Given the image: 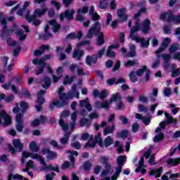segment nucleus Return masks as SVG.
Instances as JSON below:
<instances>
[{
  "instance_id": "1",
  "label": "nucleus",
  "mask_w": 180,
  "mask_h": 180,
  "mask_svg": "<svg viewBox=\"0 0 180 180\" xmlns=\"http://www.w3.org/2000/svg\"><path fill=\"white\" fill-rule=\"evenodd\" d=\"M112 102H118L116 104L117 110H122L124 108V104L122 101V94L120 92H117L115 94H112L110 101L105 100L103 102L97 101L95 102V108L96 109H109L110 108V103Z\"/></svg>"
},
{
  "instance_id": "2",
  "label": "nucleus",
  "mask_w": 180,
  "mask_h": 180,
  "mask_svg": "<svg viewBox=\"0 0 180 180\" xmlns=\"http://www.w3.org/2000/svg\"><path fill=\"white\" fill-rule=\"evenodd\" d=\"M94 36L97 37L96 41V46L101 47V46L105 44V34L102 32V27H101V22L99 21L94 22L93 26L90 27L86 37L87 39H92Z\"/></svg>"
},
{
  "instance_id": "3",
  "label": "nucleus",
  "mask_w": 180,
  "mask_h": 180,
  "mask_svg": "<svg viewBox=\"0 0 180 180\" xmlns=\"http://www.w3.org/2000/svg\"><path fill=\"white\" fill-rule=\"evenodd\" d=\"M160 20L162 22H167L171 23L174 22L176 25H180V14L178 15H174V13L171 11L162 13L159 16Z\"/></svg>"
},
{
  "instance_id": "4",
  "label": "nucleus",
  "mask_w": 180,
  "mask_h": 180,
  "mask_svg": "<svg viewBox=\"0 0 180 180\" xmlns=\"http://www.w3.org/2000/svg\"><path fill=\"white\" fill-rule=\"evenodd\" d=\"M47 11V7H45L44 8H36L34 11L33 15H30V10H27V14L25 15V18L28 23H32V21L33 20L36 19L37 18H41V16H43V15H44Z\"/></svg>"
},
{
  "instance_id": "5",
  "label": "nucleus",
  "mask_w": 180,
  "mask_h": 180,
  "mask_svg": "<svg viewBox=\"0 0 180 180\" xmlns=\"http://www.w3.org/2000/svg\"><path fill=\"white\" fill-rule=\"evenodd\" d=\"M105 48H103L100 51H98V54H93L91 56L89 55H87L86 57V65H89V67H91L92 64H96L98 63V58H102L103 57V55L105 54Z\"/></svg>"
},
{
  "instance_id": "6",
  "label": "nucleus",
  "mask_w": 180,
  "mask_h": 180,
  "mask_svg": "<svg viewBox=\"0 0 180 180\" xmlns=\"http://www.w3.org/2000/svg\"><path fill=\"white\" fill-rule=\"evenodd\" d=\"M13 146L12 145L8 146V150L13 155L17 154L18 151V153H22L23 150V143H22L20 139H14L13 140Z\"/></svg>"
},
{
  "instance_id": "7",
  "label": "nucleus",
  "mask_w": 180,
  "mask_h": 180,
  "mask_svg": "<svg viewBox=\"0 0 180 180\" xmlns=\"http://www.w3.org/2000/svg\"><path fill=\"white\" fill-rule=\"evenodd\" d=\"M2 27V37L1 39H4V37L6 36V37H9V36L13 34V32L18 29V25H14L11 28L8 29V23L6 22V19H3L1 20Z\"/></svg>"
},
{
  "instance_id": "8",
  "label": "nucleus",
  "mask_w": 180,
  "mask_h": 180,
  "mask_svg": "<svg viewBox=\"0 0 180 180\" xmlns=\"http://www.w3.org/2000/svg\"><path fill=\"white\" fill-rule=\"evenodd\" d=\"M134 26L141 29V32L143 34H148L150 32V26H151V21L150 19L146 18L142 22L141 25H140V22L136 21Z\"/></svg>"
},
{
  "instance_id": "9",
  "label": "nucleus",
  "mask_w": 180,
  "mask_h": 180,
  "mask_svg": "<svg viewBox=\"0 0 180 180\" xmlns=\"http://www.w3.org/2000/svg\"><path fill=\"white\" fill-rule=\"evenodd\" d=\"M0 124L3 126V127H8V126H11L12 124V117L5 110H2L0 111Z\"/></svg>"
},
{
  "instance_id": "10",
  "label": "nucleus",
  "mask_w": 180,
  "mask_h": 180,
  "mask_svg": "<svg viewBox=\"0 0 180 180\" xmlns=\"http://www.w3.org/2000/svg\"><path fill=\"white\" fill-rule=\"evenodd\" d=\"M100 162L105 165V169L101 172L102 176H106L112 171V165L109 163V158L102 155L100 157Z\"/></svg>"
},
{
  "instance_id": "11",
  "label": "nucleus",
  "mask_w": 180,
  "mask_h": 180,
  "mask_svg": "<svg viewBox=\"0 0 180 180\" xmlns=\"http://www.w3.org/2000/svg\"><path fill=\"white\" fill-rule=\"evenodd\" d=\"M145 72V81L148 82L150 81V75H151V70L147 68V65H142L141 68L138 69L135 74L137 77H143Z\"/></svg>"
},
{
  "instance_id": "12",
  "label": "nucleus",
  "mask_w": 180,
  "mask_h": 180,
  "mask_svg": "<svg viewBox=\"0 0 180 180\" xmlns=\"http://www.w3.org/2000/svg\"><path fill=\"white\" fill-rule=\"evenodd\" d=\"M74 13H75V10L67 9L64 11V13H60V20H64V19H67L68 22H71V20H74Z\"/></svg>"
},
{
  "instance_id": "13",
  "label": "nucleus",
  "mask_w": 180,
  "mask_h": 180,
  "mask_svg": "<svg viewBox=\"0 0 180 180\" xmlns=\"http://www.w3.org/2000/svg\"><path fill=\"white\" fill-rule=\"evenodd\" d=\"M15 129L17 131H19V133H22L23 131V127L25 122L23 121V114H17L15 117Z\"/></svg>"
},
{
  "instance_id": "14",
  "label": "nucleus",
  "mask_w": 180,
  "mask_h": 180,
  "mask_svg": "<svg viewBox=\"0 0 180 180\" xmlns=\"http://www.w3.org/2000/svg\"><path fill=\"white\" fill-rule=\"evenodd\" d=\"M132 40L136 41V43H140L142 49H148V46H150V38H148L146 40V38L144 37H132Z\"/></svg>"
},
{
  "instance_id": "15",
  "label": "nucleus",
  "mask_w": 180,
  "mask_h": 180,
  "mask_svg": "<svg viewBox=\"0 0 180 180\" xmlns=\"http://www.w3.org/2000/svg\"><path fill=\"white\" fill-rule=\"evenodd\" d=\"M126 8H120L117 11V15L120 22H126L129 19V15L126 14L127 12Z\"/></svg>"
},
{
  "instance_id": "16",
  "label": "nucleus",
  "mask_w": 180,
  "mask_h": 180,
  "mask_svg": "<svg viewBox=\"0 0 180 180\" xmlns=\"http://www.w3.org/2000/svg\"><path fill=\"white\" fill-rule=\"evenodd\" d=\"M42 154H44V155L47 154L46 158L51 161H53V160H56V158H57V153L50 150V148H45L42 149Z\"/></svg>"
},
{
  "instance_id": "17",
  "label": "nucleus",
  "mask_w": 180,
  "mask_h": 180,
  "mask_svg": "<svg viewBox=\"0 0 180 180\" xmlns=\"http://www.w3.org/2000/svg\"><path fill=\"white\" fill-rule=\"evenodd\" d=\"M112 49H119V44L115 43L114 45H110L106 52L107 57L110 58H115L116 57V52L112 51Z\"/></svg>"
},
{
  "instance_id": "18",
  "label": "nucleus",
  "mask_w": 180,
  "mask_h": 180,
  "mask_svg": "<svg viewBox=\"0 0 180 180\" xmlns=\"http://www.w3.org/2000/svg\"><path fill=\"white\" fill-rule=\"evenodd\" d=\"M37 103L38 105H35V109H37V112H41L43 110V105L46 103V98L43 96H37Z\"/></svg>"
},
{
  "instance_id": "19",
  "label": "nucleus",
  "mask_w": 180,
  "mask_h": 180,
  "mask_svg": "<svg viewBox=\"0 0 180 180\" xmlns=\"http://www.w3.org/2000/svg\"><path fill=\"white\" fill-rule=\"evenodd\" d=\"M101 137L99 135H97L94 138V141L91 143L89 141H88L85 145H84V148H94V147L96 146V143L99 141V140H101Z\"/></svg>"
},
{
  "instance_id": "20",
  "label": "nucleus",
  "mask_w": 180,
  "mask_h": 180,
  "mask_svg": "<svg viewBox=\"0 0 180 180\" xmlns=\"http://www.w3.org/2000/svg\"><path fill=\"white\" fill-rule=\"evenodd\" d=\"M49 25L53 26V33H57L60 29H61V25L58 24L56 20H51L49 21Z\"/></svg>"
},
{
  "instance_id": "21",
  "label": "nucleus",
  "mask_w": 180,
  "mask_h": 180,
  "mask_svg": "<svg viewBox=\"0 0 180 180\" xmlns=\"http://www.w3.org/2000/svg\"><path fill=\"white\" fill-rule=\"evenodd\" d=\"M41 82H43L42 88L49 89L51 85V79L49 76H45L43 77Z\"/></svg>"
},
{
  "instance_id": "22",
  "label": "nucleus",
  "mask_w": 180,
  "mask_h": 180,
  "mask_svg": "<svg viewBox=\"0 0 180 180\" xmlns=\"http://www.w3.org/2000/svg\"><path fill=\"white\" fill-rule=\"evenodd\" d=\"M59 99L61 101V102L60 101V103L62 105V108L63 106H67V105H68V95L67 93L60 94L59 95Z\"/></svg>"
},
{
  "instance_id": "23",
  "label": "nucleus",
  "mask_w": 180,
  "mask_h": 180,
  "mask_svg": "<svg viewBox=\"0 0 180 180\" xmlns=\"http://www.w3.org/2000/svg\"><path fill=\"white\" fill-rule=\"evenodd\" d=\"M70 136H71V131H67L65 133L64 136L60 139V143L63 146H67L70 141Z\"/></svg>"
},
{
  "instance_id": "24",
  "label": "nucleus",
  "mask_w": 180,
  "mask_h": 180,
  "mask_svg": "<svg viewBox=\"0 0 180 180\" xmlns=\"http://www.w3.org/2000/svg\"><path fill=\"white\" fill-rule=\"evenodd\" d=\"M117 139H123L124 140L129 136V131L127 129H122L121 131H118L115 134Z\"/></svg>"
},
{
  "instance_id": "25",
  "label": "nucleus",
  "mask_w": 180,
  "mask_h": 180,
  "mask_svg": "<svg viewBox=\"0 0 180 180\" xmlns=\"http://www.w3.org/2000/svg\"><path fill=\"white\" fill-rule=\"evenodd\" d=\"M166 164H167V165H172L173 167H176L180 164V158H177L175 159L170 158L166 161Z\"/></svg>"
},
{
  "instance_id": "26",
  "label": "nucleus",
  "mask_w": 180,
  "mask_h": 180,
  "mask_svg": "<svg viewBox=\"0 0 180 180\" xmlns=\"http://www.w3.org/2000/svg\"><path fill=\"white\" fill-rule=\"evenodd\" d=\"M126 162V155H120L117 158V164L118 165L117 168H123L124 162Z\"/></svg>"
},
{
  "instance_id": "27",
  "label": "nucleus",
  "mask_w": 180,
  "mask_h": 180,
  "mask_svg": "<svg viewBox=\"0 0 180 180\" xmlns=\"http://www.w3.org/2000/svg\"><path fill=\"white\" fill-rule=\"evenodd\" d=\"M49 106L51 112H53V110H54L55 106H56V108H63V105L60 103V101L58 100L51 101L49 103Z\"/></svg>"
},
{
  "instance_id": "28",
  "label": "nucleus",
  "mask_w": 180,
  "mask_h": 180,
  "mask_svg": "<svg viewBox=\"0 0 180 180\" xmlns=\"http://www.w3.org/2000/svg\"><path fill=\"white\" fill-rule=\"evenodd\" d=\"M84 51L81 50H78V49H76L73 52V58H77V61H79V60H81V58L84 56Z\"/></svg>"
},
{
  "instance_id": "29",
  "label": "nucleus",
  "mask_w": 180,
  "mask_h": 180,
  "mask_svg": "<svg viewBox=\"0 0 180 180\" xmlns=\"http://www.w3.org/2000/svg\"><path fill=\"white\" fill-rule=\"evenodd\" d=\"M161 174H162V167L151 170L150 172V175H154L155 178H160L161 176Z\"/></svg>"
},
{
  "instance_id": "30",
  "label": "nucleus",
  "mask_w": 180,
  "mask_h": 180,
  "mask_svg": "<svg viewBox=\"0 0 180 180\" xmlns=\"http://www.w3.org/2000/svg\"><path fill=\"white\" fill-rule=\"evenodd\" d=\"M115 125L114 123L112 124L111 127H105L103 131V135L108 136V134H112V133H113V131H115Z\"/></svg>"
},
{
  "instance_id": "31",
  "label": "nucleus",
  "mask_w": 180,
  "mask_h": 180,
  "mask_svg": "<svg viewBox=\"0 0 180 180\" xmlns=\"http://www.w3.org/2000/svg\"><path fill=\"white\" fill-rule=\"evenodd\" d=\"M30 150L32 152V153H39V151L40 150V148H39V146H37V143H36V141H32L30 143Z\"/></svg>"
},
{
  "instance_id": "32",
  "label": "nucleus",
  "mask_w": 180,
  "mask_h": 180,
  "mask_svg": "<svg viewBox=\"0 0 180 180\" xmlns=\"http://www.w3.org/2000/svg\"><path fill=\"white\" fill-rule=\"evenodd\" d=\"M75 79V76H71L70 77V75H67L63 79V84L68 85L70 84H72Z\"/></svg>"
},
{
  "instance_id": "33",
  "label": "nucleus",
  "mask_w": 180,
  "mask_h": 180,
  "mask_svg": "<svg viewBox=\"0 0 180 180\" xmlns=\"http://www.w3.org/2000/svg\"><path fill=\"white\" fill-rule=\"evenodd\" d=\"M130 51L127 53V57H136V45L132 44L129 47Z\"/></svg>"
},
{
  "instance_id": "34",
  "label": "nucleus",
  "mask_w": 180,
  "mask_h": 180,
  "mask_svg": "<svg viewBox=\"0 0 180 180\" xmlns=\"http://www.w3.org/2000/svg\"><path fill=\"white\" fill-rule=\"evenodd\" d=\"M20 95H22L25 98H27V99H32V94H30L27 88L22 89Z\"/></svg>"
},
{
  "instance_id": "35",
  "label": "nucleus",
  "mask_w": 180,
  "mask_h": 180,
  "mask_svg": "<svg viewBox=\"0 0 180 180\" xmlns=\"http://www.w3.org/2000/svg\"><path fill=\"white\" fill-rule=\"evenodd\" d=\"M43 169H45L46 171H56L58 174H60V169L58 168V166L56 167H53V165L49 164L46 166H45Z\"/></svg>"
},
{
  "instance_id": "36",
  "label": "nucleus",
  "mask_w": 180,
  "mask_h": 180,
  "mask_svg": "<svg viewBox=\"0 0 180 180\" xmlns=\"http://www.w3.org/2000/svg\"><path fill=\"white\" fill-rule=\"evenodd\" d=\"M165 115L166 116V120L168 124H172V123H176V119L173 118L169 113L165 112Z\"/></svg>"
},
{
  "instance_id": "37",
  "label": "nucleus",
  "mask_w": 180,
  "mask_h": 180,
  "mask_svg": "<svg viewBox=\"0 0 180 180\" xmlns=\"http://www.w3.org/2000/svg\"><path fill=\"white\" fill-rule=\"evenodd\" d=\"M77 112H75L72 113V115H71L72 122H70L71 129L75 128V124H77Z\"/></svg>"
},
{
  "instance_id": "38",
  "label": "nucleus",
  "mask_w": 180,
  "mask_h": 180,
  "mask_svg": "<svg viewBox=\"0 0 180 180\" xmlns=\"http://www.w3.org/2000/svg\"><path fill=\"white\" fill-rule=\"evenodd\" d=\"M113 144V139H112V136H108L104 139V147L108 148V147H110V146H112Z\"/></svg>"
},
{
  "instance_id": "39",
  "label": "nucleus",
  "mask_w": 180,
  "mask_h": 180,
  "mask_svg": "<svg viewBox=\"0 0 180 180\" xmlns=\"http://www.w3.org/2000/svg\"><path fill=\"white\" fill-rule=\"evenodd\" d=\"M32 63L34 64V65H47V63L44 62L43 59H39L37 58H35L32 60Z\"/></svg>"
},
{
  "instance_id": "40",
  "label": "nucleus",
  "mask_w": 180,
  "mask_h": 180,
  "mask_svg": "<svg viewBox=\"0 0 180 180\" xmlns=\"http://www.w3.org/2000/svg\"><path fill=\"white\" fill-rule=\"evenodd\" d=\"M91 122L88 118H82L79 121V124L82 127H84V126H91Z\"/></svg>"
},
{
  "instance_id": "41",
  "label": "nucleus",
  "mask_w": 180,
  "mask_h": 180,
  "mask_svg": "<svg viewBox=\"0 0 180 180\" xmlns=\"http://www.w3.org/2000/svg\"><path fill=\"white\" fill-rule=\"evenodd\" d=\"M165 136L164 135V133L161 132L160 134H158L155 136V138L153 139L154 143H160V141H162L164 140V138Z\"/></svg>"
},
{
  "instance_id": "42",
  "label": "nucleus",
  "mask_w": 180,
  "mask_h": 180,
  "mask_svg": "<svg viewBox=\"0 0 180 180\" xmlns=\"http://www.w3.org/2000/svg\"><path fill=\"white\" fill-rule=\"evenodd\" d=\"M139 30H141V28H139L138 27L133 26L131 28V31L129 33V37H131V40H133V37H138L137 36L134 35V33L139 32Z\"/></svg>"
},
{
  "instance_id": "43",
  "label": "nucleus",
  "mask_w": 180,
  "mask_h": 180,
  "mask_svg": "<svg viewBox=\"0 0 180 180\" xmlns=\"http://www.w3.org/2000/svg\"><path fill=\"white\" fill-rule=\"evenodd\" d=\"M59 125L60 126V127H62L63 131H66L67 133V131L70 128V125L68 124H65V122H64V120H59Z\"/></svg>"
},
{
  "instance_id": "44",
  "label": "nucleus",
  "mask_w": 180,
  "mask_h": 180,
  "mask_svg": "<svg viewBox=\"0 0 180 180\" xmlns=\"http://www.w3.org/2000/svg\"><path fill=\"white\" fill-rule=\"evenodd\" d=\"M163 58L165 63H169V60L171 59V55L167 53H162L161 55H158V58Z\"/></svg>"
},
{
  "instance_id": "45",
  "label": "nucleus",
  "mask_w": 180,
  "mask_h": 180,
  "mask_svg": "<svg viewBox=\"0 0 180 180\" xmlns=\"http://www.w3.org/2000/svg\"><path fill=\"white\" fill-rule=\"evenodd\" d=\"M47 67V65H39L38 66V69L35 71V75H40V74H43L44 72V68Z\"/></svg>"
},
{
  "instance_id": "46",
  "label": "nucleus",
  "mask_w": 180,
  "mask_h": 180,
  "mask_svg": "<svg viewBox=\"0 0 180 180\" xmlns=\"http://www.w3.org/2000/svg\"><path fill=\"white\" fill-rule=\"evenodd\" d=\"M171 43V38H165L163 39V41L161 42L160 46H162V47L166 49L167 47H168V45Z\"/></svg>"
},
{
  "instance_id": "47",
  "label": "nucleus",
  "mask_w": 180,
  "mask_h": 180,
  "mask_svg": "<svg viewBox=\"0 0 180 180\" xmlns=\"http://www.w3.org/2000/svg\"><path fill=\"white\" fill-rule=\"evenodd\" d=\"M91 167H92V163H91L89 160H87L83 163V169H84V171H90Z\"/></svg>"
},
{
  "instance_id": "48",
  "label": "nucleus",
  "mask_w": 180,
  "mask_h": 180,
  "mask_svg": "<svg viewBox=\"0 0 180 180\" xmlns=\"http://www.w3.org/2000/svg\"><path fill=\"white\" fill-rule=\"evenodd\" d=\"M78 13L76 16V20L77 22H81L82 23L85 20V18L82 16V14H81V8H79L77 11Z\"/></svg>"
},
{
  "instance_id": "49",
  "label": "nucleus",
  "mask_w": 180,
  "mask_h": 180,
  "mask_svg": "<svg viewBox=\"0 0 180 180\" xmlns=\"http://www.w3.org/2000/svg\"><path fill=\"white\" fill-rule=\"evenodd\" d=\"M129 79H130V81L132 82L133 83L137 82V81H139V77L136 76L134 71H132L129 73Z\"/></svg>"
},
{
  "instance_id": "50",
  "label": "nucleus",
  "mask_w": 180,
  "mask_h": 180,
  "mask_svg": "<svg viewBox=\"0 0 180 180\" xmlns=\"http://www.w3.org/2000/svg\"><path fill=\"white\" fill-rule=\"evenodd\" d=\"M51 5L54 6V8L57 9V11H60V9H61V4H60V2L57 1H55V0L51 1Z\"/></svg>"
},
{
  "instance_id": "51",
  "label": "nucleus",
  "mask_w": 180,
  "mask_h": 180,
  "mask_svg": "<svg viewBox=\"0 0 180 180\" xmlns=\"http://www.w3.org/2000/svg\"><path fill=\"white\" fill-rule=\"evenodd\" d=\"M77 39V34H75V32H70L69 33L65 38V41H67V40H75Z\"/></svg>"
},
{
  "instance_id": "52",
  "label": "nucleus",
  "mask_w": 180,
  "mask_h": 180,
  "mask_svg": "<svg viewBox=\"0 0 180 180\" xmlns=\"http://www.w3.org/2000/svg\"><path fill=\"white\" fill-rule=\"evenodd\" d=\"M120 65H122V62H120V60H117L115 62L114 68L112 70V72H116V71H119V70L120 69Z\"/></svg>"
},
{
  "instance_id": "53",
  "label": "nucleus",
  "mask_w": 180,
  "mask_h": 180,
  "mask_svg": "<svg viewBox=\"0 0 180 180\" xmlns=\"http://www.w3.org/2000/svg\"><path fill=\"white\" fill-rule=\"evenodd\" d=\"M108 123L106 122H102L100 125L98 124H94V129L96 131H99V129L105 127V126H107Z\"/></svg>"
},
{
  "instance_id": "54",
  "label": "nucleus",
  "mask_w": 180,
  "mask_h": 180,
  "mask_svg": "<svg viewBox=\"0 0 180 180\" xmlns=\"http://www.w3.org/2000/svg\"><path fill=\"white\" fill-rule=\"evenodd\" d=\"M109 95V92L106 90H101L99 94L100 99H105Z\"/></svg>"
},
{
  "instance_id": "55",
  "label": "nucleus",
  "mask_w": 180,
  "mask_h": 180,
  "mask_svg": "<svg viewBox=\"0 0 180 180\" xmlns=\"http://www.w3.org/2000/svg\"><path fill=\"white\" fill-rule=\"evenodd\" d=\"M99 6L101 9H106L109 6V4L105 0L100 1Z\"/></svg>"
},
{
  "instance_id": "56",
  "label": "nucleus",
  "mask_w": 180,
  "mask_h": 180,
  "mask_svg": "<svg viewBox=\"0 0 180 180\" xmlns=\"http://www.w3.org/2000/svg\"><path fill=\"white\" fill-rule=\"evenodd\" d=\"M137 63V60H128L127 62H125L124 63V67H134V65H136Z\"/></svg>"
},
{
  "instance_id": "57",
  "label": "nucleus",
  "mask_w": 180,
  "mask_h": 180,
  "mask_svg": "<svg viewBox=\"0 0 180 180\" xmlns=\"http://www.w3.org/2000/svg\"><path fill=\"white\" fill-rule=\"evenodd\" d=\"M163 33L165 34H171V25H165L163 27Z\"/></svg>"
},
{
  "instance_id": "58",
  "label": "nucleus",
  "mask_w": 180,
  "mask_h": 180,
  "mask_svg": "<svg viewBox=\"0 0 180 180\" xmlns=\"http://www.w3.org/2000/svg\"><path fill=\"white\" fill-rule=\"evenodd\" d=\"M70 146L72 148H75L76 150H81V143L79 141L71 143Z\"/></svg>"
},
{
  "instance_id": "59",
  "label": "nucleus",
  "mask_w": 180,
  "mask_h": 180,
  "mask_svg": "<svg viewBox=\"0 0 180 180\" xmlns=\"http://www.w3.org/2000/svg\"><path fill=\"white\" fill-rule=\"evenodd\" d=\"M79 102V105L84 108L86 105L87 103H89V98L86 97L84 100H80Z\"/></svg>"
},
{
  "instance_id": "60",
  "label": "nucleus",
  "mask_w": 180,
  "mask_h": 180,
  "mask_svg": "<svg viewBox=\"0 0 180 180\" xmlns=\"http://www.w3.org/2000/svg\"><path fill=\"white\" fill-rule=\"evenodd\" d=\"M20 106L22 109V112H25V110L29 108V103L25 101H21Z\"/></svg>"
},
{
  "instance_id": "61",
  "label": "nucleus",
  "mask_w": 180,
  "mask_h": 180,
  "mask_svg": "<svg viewBox=\"0 0 180 180\" xmlns=\"http://www.w3.org/2000/svg\"><path fill=\"white\" fill-rule=\"evenodd\" d=\"M119 120L122 122V124L125 125L129 123V119L127 117L123 116V115H120L119 116Z\"/></svg>"
},
{
  "instance_id": "62",
  "label": "nucleus",
  "mask_w": 180,
  "mask_h": 180,
  "mask_svg": "<svg viewBox=\"0 0 180 180\" xmlns=\"http://www.w3.org/2000/svg\"><path fill=\"white\" fill-rule=\"evenodd\" d=\"M39 124H40V120L39 119H34L30 123L31 127H37V126H39Z\"/></svg>"
},
{
  "instance_id": "63",
  "label": "nucleus",
  "mask_w": 180,
  "mask_h": 180,
  "mask_svg": "<svg viewBox=\"0 0 180 180\" xmlns=\"http://www.w3.org/2000/svg\"><path fill=\"white\" fill-rule=\"evenodd\" d=\"M69 115H70V111L64 110L60 113V119H65V117H68Z\"/></svg>"
},
{
  "instance_id": "64",
  "label": "nucleus",
  "mask_w": 180,
  "mask_h": 180,
  "mask_svg": "<svg viewBox=\"0 0 180 180\" xmlns=\"http://www.w3.org/2000/svg\"><path fill=\"white\" fill-rule=\"evenodd\" d=\"M13 179L15 180V179H18V180H29L27 178L23 177V176L19 174H14L13 176Z\"/></svg>"
}]
</instances>
